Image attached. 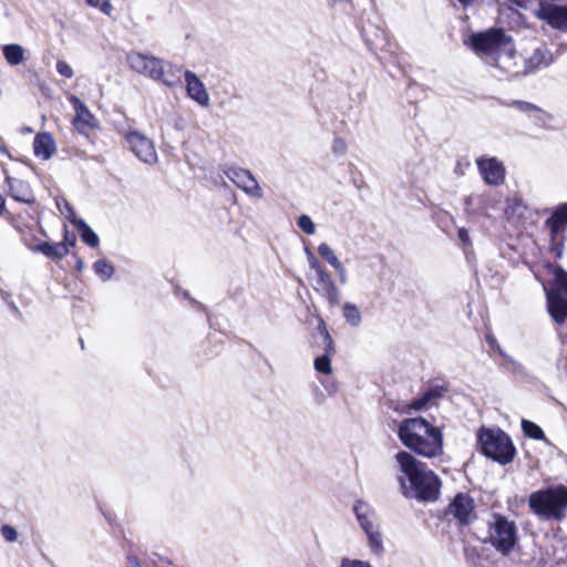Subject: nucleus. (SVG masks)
Returning a JSON list of instances; mask_svg holds the SVG:
<instances>
[{
	"label": "nucleus",
	"instance_id": "f257e3e1",
	"mask_svg": "<svg viewBox=\"0 0 567 567\" xmlns=\"http://www.w3.org/2000/svg\"><path fill=\"white\" fill-rule=\"evenodd\" d=\"M395 461L404 477H400V485L405 497L414 498L421 503H434L441 497L442 480L427 464L417 460L408 451L395 454Z\"/></svg>",
	"mask_w": 567,
	"mask_h": 567
},
{
	"label": "nucleus",
	"instance_id": "f03ea898",
	"mask_svg": "<svg viewBox=\"0 0 567 567\" xmlns=\"http://www.w3.org/2000/svg\"><path fill=\"white\" fill-rule=\"evenodd\" d=\"M396 435L409 453L424 458H436L444 454L443 429L423 416L403 419Z\"/></svg>",
	"mask_w": 567,
	"mask_h": 567
},
{
	"label": "nucleus",
	"instance_id": "7ed1b4c3",
	"mask_svg": "<svg viewBox=\"0 0 567 567\" xmlns=\"http://www.w3.org/2000/svg\"><path fill=\"white\" fill-rule=\"evenodd\" d=\"M126 62L132 71L166 86L174 87L182 83V68L154 55L131 51L126 54Z\"/></svg>",
	"mask_w": 567,
	"mask_h": 567
},
{
	"label": "nucleus",
	"instance_id": "20e7f679",
	"mask_svg": "<svg viewBox=\"0 0 567 567\" xmlns=\"http://www.w3.org/2000/svg\"><path fill=\"white\" fill-rule=\"evenodd\" d=\"M528 507L538 517L564 520L567 512V486L558 484L530 493Z\"/></svg>",
	"mask_w": 567,
	"mask_h": 567
},
{
	"label": "nucleus",
	"instance_id": "39448f33",
	"mask_svg": "<svg viewBox=\"0 0 567 567\" xmlns=\"http://www.w3.org/2000/svg\"><path fill=\"white\" fill-rule=\"evenodd\" d=\"M480 452L499 463L506 465L513 462L516 455V447L509 435L496 427L482 426L476 434Z\"/></svg>",
	"mask_w": 567,
	"mask_h": 567
},
{
	"label": "nucleus",
	"instance_id": "423d86ee",
	"mask_svg": "<svg viewBox=\"0 0 567 567\" xmlns=\"http://www.w3.org/2000/svg\"><path fill=\"white\" fill-rule=\"evenodd\" d=\"M488 542L502 555H509L518 542L517 527L506 516L494 513L488 523Z\"/></svg>",
	"mask_w": 567,
	"mask_h": 567
},
{
	"label": "nucleus",
	"instance_id": "0eeeda50",
	"mask_svg": "<svg viewBox=\"0 0 567 567\" xmlns=\"http://www.w3.org/2000/svg\"><path fill=\"white\" fill-rule=\"evenodd\" d=\"M475 501L465 492H458L444 509V516L456 522L458 527H466L476 519Z\"/></svg>",
	"mask_w": 567,
	"mask_h": 567
},
{
	"label": "nucleus",
	"instance_id": "6e6552de",
	"mask_svg": "<svg viewBox=\"0 0 567 567\" xmlns=\"http://www.w3.org/2000/svg\"><path fill=\"white\" fill-rule=\"evenodd\" d=\"M511 41L512 38L502 28H491L484 32L474 33L470 38L472 50L486 55L495 53Z\"/></svg>",
	"mask_w": 567,
	"mask_h": 567
},
{
	"label": "nucleus",
	"instance_id": "1a4fd4ad",
	"mask_svg": "<svg viewBox=\"0 0 567 567\" xmlns=\"http://www.w3.org/2000/svg\"><path fill=\"white\" fill-rule=\"evenodd\" d=\"M310 267L316 271V285L313 289L317 293L323 297L330 307H337L340 305V291L334 284L330 272L320 264V261L311 256Z\"/></svg>",
	"mask_w": 567,
	"mask_h": 567
},
{
	"label": "nucleus",
	"instance_id": "9d476101",
	"mask_svg": "<svg viewBox=\"0 0 567 567\" xmlns=\"http://www.w3.org/2000/svg\"><path fill=\"white\" fill-rule=\"evenodd\" d=\"M125 141L134 155L146 164H153L157 159V154L153 142L137 131L125 133Z\"/></svg>",
	"mask_w": 567,
	"mask_h": 567
},
{
	"label": "nucleus",
	"instance_id": "9b49d317",
	"mask_svg": "<svg viewBox=\"0 0 567 567\" xmlns=\"http://www.w3.org/2000/svg\"><path fill=\"white\" fill-rule=\"evenodd\" d=\"M476 166L486 185L497 187L505 183L506 168L496 157H480Z\"/></svg>",
	"mask_w": 567,
	"mask_h": 567
},
{
	"label": "nucleus",
	"instance_id": "f8f14e48",
	"mask_svg": "<svg viewBox=\"0 0 567 567\" xmlns=\"http://www.w3.org/2000/svg\"><path fill=\"white\" fill-rule=\"evenodd\" d=\"M76 244L75 235L70 234L69 230L64 229L63 240L60 243H48L40 241L35 246L29 245V247L37 252L44 255L52 260H61L69 255L70 247H74Z\"/></svg>",
	"mask_w": 567,
	"mask_h": 567
},
{
	"label": "nucleus",
	"instance_id": "ddd939ff",
	"mask_svg": "<svg viewBox=\"0 0 567 567\" xmlns=\"http://www.w3.org/2000/svg\"><path fill=\"white\" fill-rule=\"evenodd\" d=\"M69 102L75 111L72 125L80 134L87 135L90 131L99 127L97 120L81 99L71 95Z\"/></svg>",
	"mask_w": 567,
	"mask_h": 567
},
{
	"label": "nucleus",
	"instance_id": "4468645a",
	"mask_svg": "<svg viewBox=\"0 0 567 567\" xmlns=\"http://www.w3.org/2000/svg\"><path fill=\"white\" fill-rule=\"evenodd\" d=\"M224 173L238 188L243 189L246 194L254 197L262 196V190L258 182L248 169L228 167L224 171Z\"/></svg>",
	"mask_w": 567,
	"mask_h": 567
},
{
	"label": "nucleus",
	"instance_id": "2eb2a0df",
	"mask_svg": "<svg viewBox=\"0 0 567 567\" xmlns=\"http://www.w3.org/2000/svg\"><path fill=\"white\" fill-rule=\"evenodd\" d=\"M447 388L444 385H431L417 398L413 399L410 403H406L401 409L402 413H410L411 411H423L430 405L437 404V401L443 398Z\"/></svg>",
	"mask_w": 567,
	"mask_h": 567
},
{
	"label": "nucleus",
	"instance_id": "dca6fc26",
	"mask_svg": "<svg viewBox=\"0 0 567 567\" xmlns=\"http://www.w3.org/2000/svg\"><path fill=\"white\" fill-rule=\"evenodd\" d=\"M2 173L4 175V181L8 186L9 195L14 200L27 204H31L34 202L33 193L28 183L10 176L8 169L4 166L2 167Z\"/></svg>",
	"mask_w": 567,
	"mask_h": 567
},
{
	"label": "nucleus",
	"instance_id": "f3484780",
	"mask_svg": "<svg viewBox=\"0 0 567 567\" xmlns=\"http://www.w3.org/2000/svg\"><path fill=\"white\" fill-rule=\"evenodd\" d=\"M362 37L370 51L374 54L389 51L390 41L384 30L378 27H363Z\"/></svg>",
	"mask_w": 567,
	"mask_h": 567
},
{
	"label": "nucleus",
	"instance_id": "a211bd4d",
	"mask_svg": "<svg viewBox=\"0 0 567 567\" xmlns=\"http://www.w3.org/2000/svg\"><path fill=\"white\" fill-rule=\"evenodd\" d=\"M547 309L556 323L563 324L567 320V298L560 291L551 289L547 292Z\"/></svg>",
	"mask_w": 567,
	"mask_h": 567
},
{
	"label": "nucleus",
	"instance_id": "6ab92c4d",
	"mask_svg": "<svg viewBox=\"0 0 567 567\" xmlns=\"http://www.w3.org/2000/svg\"><path fill=\"white\" fill-rule=\"evenodd\" d=\"M184 75L188 96L200 105H207L209 96L199 78L190 71H186Z\"/></svg>",
	"mask_w": 567,
	"mask_h": 567
},
{
	"label": "nucleus",
	"instance_id": "aec40b11",
	"mask_svg": "<svg viewBox=\"0 0 567 567\" xmlns=\"http://www.w3.org/2000/svg\"><path fill=\"white\" fill-rule=\"evenodd\" d=\"M544 226L554 235H564L567 228V203L557 205L544 221Z\"/></svg>",
	"mask_w": 567,
	"mask_h": 567
},
{
	"label": "nucleus",
	"instance_id": "412c9836",
	"mask_svg": "<svg viewBox=\"0 0 567 567\" xmlns=\"http://www.w3.org/2000/svg\"><path fill=\"white\" fill-rule=\"evenodd\" d=\"M542 18L558 30L567 31V7L547 6L542 9Z\"/></svg>",
	"mask_w": 567,
	"mask_h": 567
},
{
	"label": "nucleus",
	"instance_id": "4be33fe9",
	"mask_svg": "<svg viewBox=\"0 0 567 567\" xmlns=\"http://www.w3.org/2000/svg\"><path fill=\"white\" fill-rule=\"evenodd\" d=\"M33 152L38 157L50 158L55 152V143L51 134H37L33 141Z\"/></svg>",
	"mask_w": 567,
	"mask_h": 567
},
{
	"label": "nucleus",
	"instance_id": "5701e85b",
	"mask_svg": "<svg viewBox=\"0 0 567 567\" xmlns=\"http://www.w3.org/2000/svg\"><path fill=\"white\" fill-rule=\"evenodd\" d=\"M323 354L315 359V369L322 374H330L332 372L331 358L337 353V348L333 346V351L330 352L327 346L322 347Z\"/></svg>",
	"mask_w": 567,
	"mask_h": 567
},
{
	"label": "nucleus",
	"instance_id": "b1692460",
	"mask_svg": "<svg viewBox=\"0 0 567 567\" xmlns=\"http://www.w3.org/2000/svg\"><path fill=\"white\" fill-rule=\"evenodd\" d=\"M3 55L8 63L20 64L24 59L23 49L19 44H7L3 47Z\"/></svg>",
	"mask_w": 567,
	"mask_h": 567
},
{
	"label": "nucleus",
	"instance_id": "393cba45",
	"mask_svg": "<svg viewBox=\"0 0 567 567\" xmlns=\"http://www.w3.org/2000/svg\"><path fill=\"white\" fill-rule=\"evenodd\" d=\"M520 425L525 436L537 441L546 440V435L542 427L533 421L523 419Z\"/></svg>",
	"mask_w": 567,
	"mask_h": 567
},
{
	"label": "nucleus",
	"instance_id": "a878e982",
	"mask_svg": "<svg viewBox=\"0 0 567 567\" xmlns=\"http://www.w3.org/2000/svg\"><path fill=\"white\" fill-rule=\"evenodd\" d=\"M318 252L337 271L342 272L344 270L342 264L334 255L333 250L329 247V245L324 243L320 244L318 247Z\"/></svg>",
	"mask_w": 567,
	"mask_h": 567
},
{
	"label": "nucleus",
	"instance_id": "bb28decb",
	"mask_svg": "<svg viewBox=\"0 0 567 567\" xmlns=\"http://www.w3.org/2000/svg\"><path fill=\"white\" fill-rule=\"evenodd\" d=\"M547 269L554 275V284L567 293V271L558 265L547 264Z\"/></svg>",
	"mask_w": 567,
	"mask_h": 567
},
{
	"label": "nucleus",
	"instance_id": "cd10ccee",
	"mask_svg": "<svg viewBox=\"0 0 567 567\" xmlns=\"http://www.w3.org/2000/svg\"><path fill=\"white\" fill-rule=\"evenodd\" d=\"M342 313L346 321L352 327H358L362 321L359 308L351 302H346L342 306Z\"/></svg>",
	"mask_w": 567,
	"mask_h": 567
},
{
	"label": "nucleus",
	"instance_id": "c85d7f7f",
	"mask_svg": "<svg viewBox=\"0 0 567 567\" xmlns=\"http://www.w3.org/2000/svg\"><path fill=\"white\" fill-rule=\"evenodd\" d=\"M317 320H318L317 332L319 333V336L322 339V347L327 346L328 350L330 352H332L333 346H336V342H334L331 333L328 330V326L321 316H318Z\"/></svg>",
	"mask_w": 567,
	"mask_h": 567
},
{
	"label": "nucleus",
	"instance_id": "c756f323",
	"mask_svg": "<svg viewBox=\"0 0 567 567\" xmlns=\"http://www.w3.org/2000/svg\"><path fill=\"white\" fill-rule=\"evenodd\" d=\"M565 248V236L564 235H554L549 231V245L548 250L554 255L556 259H560L564 254Z\"/></svg>",
	"mask_w": 567,
	"mask_h": 567
},
{
	"label": "nucleus",
	"instance_id": "7c9ffc66",
	"mask_svg": "<svg viewBox=\"0 0 567 567\" xmlns=\"http://www.w3.org/2000/svg\"><path fill=\"white\" fill-rule=\"evenodd\" d=\"M78 227L81 231V238L86 245L92 248L99 246V237L89 225L81 220Z\"/></svg>",
	"mask_w": 567,
	"mask_h": 567
},
{
	"label": "nucleus",
	"instance_id": "2f4dec72",
	"mask_svg": "<svg viewBox=\"0 0 567 567\" xmlns=\"http://www.w3.org/2000/svg\"><path fill=\"white\" fill-rule=\"evenodd\" d=\"M365 534L368 535L371 550L377 555L381 554L383 551V544L381 534L379 533L378 528Z\"/></svg>",
	"mask_w": 567,
	"mask_h": 567
},
{
	"label": "nucleus",
	"instance_id": "473e14b6",
	"mask_svg": "<svg viewBox=\"0 0 567 567\" xmlns=\"http://www.w3.org/2000/svg\"><path fill=\"white\" fill-rule=\"evenodd\" d=\"M94 271L103 278H110L114 274V268L105 260H97L93 265Z\"/></svg>",
	"mask_w": 567,
	"mask_h": 567
},
{
	"label": "nucleus",
	"instance_id": "72a5a7b5",
	"mask_svg": "<svg viewBox=\"0 0 567 567\" xmlns=\"http://www.w3.org/2000/svg\"><path fill=\"white\" fill-rule=\"evenodd\" d=\"M360 508H361L360 505H355L354 506V513H355L357 519L359 520L360 526L362 527V529L365 533L375 529L377 527L372 524V522L370 520L369 516L367 514L361 513Z\"/></svg>",
	"mask_w": 567,
	"mask_h": 567
},
{
	"label": "nucleus",
	"instance_id": "f704fd0d",
	"mask_svg": "<svg viewBox=\"0 0 567 567\" xmlns=\"http://www.w3.org/2000/svg\"><path fill=\"white\" fill-rule=\"evenodd\" d=\"M297 225L307 235H313L316 231V226L308 215L299 216Z\"/></svg>",
	"mask_w": 567,
	"mask_h": 567
},
{
	"label": "nucleus",
	"instance_id": "c9c22d12",
	"mask_svg": "<svg viewBox=\"0 0 567 567\" xmlns=\"http://www.w3.org/2000/svg\"><path fill=\"white\" fill-rule=\"evenodd\" d=\"M85 2L91 8L100 9L106 16H111L113 11V6L110 0H85Z\"/></svg>",
	"mask_w": 567,
	"mask_h": 567
},
{
	"label": "nucleus",
	"instance_id": "e433bc0d",
	"mask_svg": "<svg viewBox=\"0 0 567 567\" xmlns=\"http://www.w3.org/2000/svg\"><path fill=\"white\" fill-rule=\"evenodd\" d=\"M457 238L464 251H467L470 248H472V239L470 237L468 230L465 227H460L457 229Z\"/></svg>",
	"mask_w": 567,
	"mask_h": 567
},
{
	"label": "nucleus",
	"instance_id": "4c0bfd02",
	"mask_svg": "<svg viewBox=\"0 0 567 567\" xmlns=\"http://www.w3.org/2000/svg\"><path fill=\"white\" fill-rule=\"evenodd\" d=\"M56 71L58 73L61 75V76H64L66 79H71L73 75H74V72H73V69L71 68V65L63 61V60H59L56 62Z\"/></svg>",
	"mask_w": 567,
	"mask_h": 567
},
{
	"label": "nucleus",
	"instance_id": "58836bf2",
	"mask_svg": "<svg viewBox=\"0 0 567 567\" xmlns=\"http://www.w3.org/2000/svg\"><path fill=\"white\" fill-rule=\"evenodd\" d=\"M1 535L7 542L10 543L16 542L18 538L16 528L8 524L1 526Z\"/></svg>",
	"mask_w": 567,
	"mask_h": 567
},
{
	"label": "nucleus",
	"instance_id": "ea45409f",
	"mask_svg": "<svg viewBox=\"0 0 567 567\" xmlns=\"http://www.w3.org/2000/svg\"><path fill=\"white\" fill-rule=\"evenodd\" d=\"M474 197L472 195L465 196L463 198L464 204V213L466 217H473L477 215V210L473 208Z\"/></svg>",
	"mask_w": 567,
	"mask_h": 567
},
{
	"label": "nucleus",
	"instance_id": "a19ab883",
	"mask_svg": "<svg viewBox=\"0 0 567 567\" xmlns=\"http://www.w3.org/2000/svg\"><path fill=\"white\" fill-rule=\"evenodd\" d=\"M340 567H371V565L363 560L343 558Z\"/></svg>",
	"mask_w": 567,
	"mask_h": 567
},
{
	"label": "nucleus",
	"instance_id": "79ce46f5",
	"mask_svg": "<svg viewBox=\"0 0 567 567\" xmlns=\"http://www.w3.org/2000/svg\"><path fill=\"white\" fill-rule=\"evenodd\" d=\"M126 567H142L138 558L134 555L126 556Z\"/></svg>",
	"mask_w": 567,
	"mask_h": 567
},
{
	"label": "nucleus",
	"instance_id": "37998d69",
	"mask_svg": "<svg viewBox=\"0 0 567 567\" xmlns=\"http://www.w3.org/2000/svg\"><path fill=\"white\" fill-rule=\"evenodd\" d=\"M333 150L334 152L341 151L343 152L346 150V144L341 138H336L333 142Z\"/></svg>",
	"mask_w": 567,
	"mask_h": 567
},
{
	"label": "nucleus",
	"instance_id": "c03bdc74",
	"mask_svg": "<svg viewBox=\"0 0 567 567\" xmlns=\"http://www.w3.org/2000/svg\"><path fill=\"white\" fill-rule=\"evenodd\" d=\"M0 153L8 157H11V154H10L8 147L6 146L2 137H0Z\"/></svg>",
	"mask_w": 567,
	"mask_h": 567
},
{
	"label": "nucleus",
	"instance_id": "a18cd8bd",
	"mask_svg": "<svg viewBox=\"0 0 567 567\" xmlns=\"http://www.w3.org/2000/svg\"><path fill=\"white\" fill-rule=\"evenodd\" d=\"M518 104L520 105V107L523 110H535L536 109L535 105H533V104H530L528 102H518Z\"/></svg>",
	"mask_w": 567,
	"mask_h": 567
},
{
	"label": "nucleus",
	"instance_id": "49530a36",
	"mask_svg": "<svg viewBox=\"0 0 567 567\" xmlns=\"http://www.w3.org/2000/svg\"><path fill=\"white\" fill-rule=\"evenodd\" d=\"M6 207L4 197L0 194V216L3 214Z\"/></svg>",
	"mask_w": 567,
	"mask_h": 567
},
{
	"label": "nucleus",
	"instance_id": "de8ad7c7",
	"mask_svg": "<svg viewBox=\"0 0 567 567\" xmlns=\"http://www.w3.org/2000/svg\"><path fill=\"white\" fill-rule=\"evenodd\" d=\"M463 7H468L476 2L477 0H457Z\"/></svg>",
	"mask_w": 567,
	"mask_h": 567
},
{
	"label": "nucleus",
	"instance_id": "09e8293b",
	"mask_svg": "<svg viewBox=\"0 0 567 567\" xmlns=\"http://www.w3.org/2000/svg\"><path fill=\"white\" fill-rule=\"evenodd\" d=\"M83 266H84V265H83V260H82L81 258H78V259H76V265H75L76 270H78V271H81V270L83 269Z\"/></svg>",
	"mask_w": 567,
	"mask_h": 567
},
{
	"label": "nucleus",
	"instance_id": "8fccbe9b",
	"mask_svg": "<svg viewBox=\"0 0 567 567\" xmlns=\"http://www.w3.org/2000/svg\"><path fill=\"white\" fill-rule=\"evenodd\" d=\"M489 341H491V342H494V341H495L494 337H491V338H489Z\"/></svg>",
	"mask_w": 567,
	"mask_h": 567
},
{
	"label": "nucleus",
	"instance_id": "3c124183",
	"mask_svg": "<svg viewBox=\"0 0 567 567\" xmlns=\"http://www.w3.org/2000/svg\"><path fill=\"white\" fill-rule=\"evenodd\" d=\"M308 567H318V566H316V565H309Z\"/></svg>",
	"mask_w": 567,
	"mask_h": 567
}]
</instances>
